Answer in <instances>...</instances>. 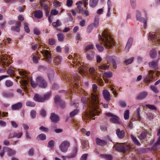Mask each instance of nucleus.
I'll return each mask as SVG.
<instances>
[{
    "instance_id": "obj_1",
    "label": "nucleus",
    "mask_w": 160,
    "mask_h": 160,
    "mask_svg": "<svg viewBox=\"0 0 160 160\" xmlns=\"http://www.w3.org/2000/svg\"><path fill=\"white\" fill-rule=\"evenodd\" d=\"M91 96L88 100V105L89 108L88 112L86 113L85 115L88 118H92L93 120L95 118H93L96 115H98L100 112L98 108V98L97 95L94 93H92Z\"/></svg>"
},
{
    "instance_id": "obj_2",
    "label": "nucleus",
    "mask_w": 160,
    "mask_h": 160,
    "mask_svg": "<svg viewBox=\"0 0 160 160\" xmlns=\"http://www.w3.org/2000/svg\"><path fill=\"white\" fill-rule=\"evenodd\" d=\"M98 38L101 40L103 44L100 43L97 44L96 46L98 50H103L104 46L107 48V49H109L110 48V36L109 32L107 31H104L102 34V35H98Z\"/></svg>"
},
{
    "instance_id": "obj_3",
    "label": "nucleus",
    "mask_w": 160,
    "mask_h": 160,
    "mask_svg": "<svg viewBox=\"0 0 160 160\" xmlns=\"http://www.w3.org/2000/svg\"><path fill=\"white\" fill-rule=\"evenodd\" d=\"M144 12L146 18H143L141 17V12L138 10H137L136 11L135 18L137 21L140 22H142L143 23V28L145 29L146 28L147 26V13L146 11H144Z\"/></svg>"
},
{
    "instance_id": "obj_4",
    "label": "nucleus",
    "mask_w": 160,
    "mask_h": 160,
    "mask_svg": "<svg viewBox=\"0 0 160 160\" xmlns=\"http://www.w3.org/2000/svg\"><path fill=\"white\" fill-rule=\"evenodd\" d=\"M157 33H150L148 36L149 39L152 41V42H155L157 44H160V32L159 30L157 29Z\"/></svg>"
},
{
    "instance_id": "obj_5",
    "label": "nucleus",
    "mask_w": 160,
    "mask_h": 160,
    "mask_svg": "<svg viewBox=\"0 0 160 160\" xmlns=\"http://www.w3.org/2000/svg\"><path fill=\"white\" fill-rule=\"evenodd\" d=\"M116 149L118 151L125 152L129 150L130 147L129 145H126L124 146L121 144H117L114 146Z\"/></svg>"
},
{
    "instance_id": "obj_6",
    "label": "nucleus",
    "mask_w": 160,
    "mask_h": 160,
    "mask_svg": "<svg viewBox=\"0 0 160 160\" xmlns=\"http://www.w3.org/2000/svg\"><path fill=\"white\" fill-rule=\"evenodd\" d=\"M154 71L153 70H150L149 72L148 75L144 78V82L147 84L148 85L150 82H152V80L153 78V74Z\"/></svg>"
},
{
    "instance_id": "obj_7",
    "label": "nucleus",
    "mask_w": 160,
    "mask_h": 160,
    "mask_svg": "<svg viewBox=\"0 0 160 160\" xmlns=\"http://www.w3.org/2000/svg\"><path fill=\"white\" fill-rule=\"evenodd\" d=\"M36 82L39 86L42 88H45L47 86V83L43 78L41 77H38L37 78Z\"/></svg>"
},
{
    "instance_id": "obj_8",
    "label": "nucleus",
    "mask_w": 160,
    "mask_h": 160,
    "mask_svg": "<svg viewBox=\"0 0 160 160\" xmlns=\"http://www.w3.org/2000/svg\"><path fill=\"white\" fill-rule=\"evenodd\" d=\"M70 143L68 141H64L60 145L59 148L62 152H66L70 146Z\"/></svg>"
},
{
    "instance_id": "obj_9",
    "label": "nucleus",
    "mask_w": 160,
    "mask_h": 160,
    "mask_svg": "<svg viewBox=\"0 0 160 160\" xmlns=\"http://www.w3.org/2000/svg\"><path fill=\"white\" fill-rule=\"evenodd\" d=\"M40 52L44 57V59H46L48 62H50L51 55L49 51H40Z\"/></svg>"
},
{
    "instance_id": "obj_10",
    "label": "nucleus",
    "mask_w": 160,
    "mask_h": 160,
    "mask_svg": "<svg viewBox=\"0 0 160 160\" xmlns=\"http://www.w3.org/2000/svg\"><path fill=\"white\" fill-rule=\"evenodd\" d=\"M1 53L0 58L2 63V64L4 66L8 65V58L7 57V55L3 53L2 52H1Z\"/></svg>"
},
{
    "instance_id": "obj_11",
    "label": "nucleus",
    "mask_w": 160,
    "mask_h": 160,
    "mask_svg": "<svg viewBox=\"0 0 160 160\" xmlns=\"http://www.w3.org/2000/svg\"><path fill=\"white\" fill-rule=\"evenodd\" d=\"M21 23L19 21L16 22V26H13L11 27V30L14 32H19L20 31V27Z\"/></svg>"
},
{
    "instance_id": "obj_12",
    "label": "nucleus",
    "mask_w": 160,
    "mask_h": 160,
    "mask_svg": "<svg viewBox=\"0 0 160 160\" xmlns=\"http://www.w3.org/2000/svg\"><path fill=\"white\" fill-rule=\"evenodd\" d=\"M50 118L52 122L55 123L58 122L59 120V116L54 113H51Z\"/></svg>"
},
{
    "instance_id": "obj_13",
    "label": "nucleus",
    "mask_w": 160,
    "mask_h": 160,
    "mask_svg": "<svg viewBox=\"0 0 160 160\" xmlns=\"http://www.w3.org/2000/svg\"><path fill=\"white\" fill-rule=\"evenodd\" d=\"M116 133L118 138L120 139L123 138L125 135L124 131L123 130H121L119 128L117 129Z\"/></svg>"
},
{
    "instance_id": "obj_14",
    "label": "nucleus",
    "mask_w": 160,
    "mask_h": 160,
    "mask_svg": "<svg viewBox=\"0 0 160 160\" xmlns=\"http://www.w3.org/2000/svg\"><path fill=\"white\" fill-rule=\"evenodd\" d=\"M34 100L39 102H42L44 101V99L43 97L38 94H35L33 97Z\"/></svg>"
},
{
    "instance_id": "obj_15",
    "label": "nucleus",
    "mask_w": 160,
    "mask_h": 160,
    "mask_svg": "<svg viewBox=\"0 0 160 160\" xmlns=\"http://www.w3.org/2000/svg\"><path fill=\"white\" fill-rule=\"evenodd\" d=\"M111 122L113 123L120 124L119 118L116 116H113L111 113Z\"/></svg>"
},
{
    "instance_id": "obj_16",
    "label": "nucleus",
    "mask_w": 160,
    "mask_h": 160,
    "mask_svg": "<svg viewBox=\"0 0 160 160\" xmlns=\"http://www.w3.org/2000/svg\"><path fill=\"white\" fill-rule=\"evenodd\" d=\"M102 94L105 99L109 101L110 99V93L106 89H104L102 91Z\"/></svg>"
},
{
    "instance_id": "obj_17",
    "label": "nucleus",
    "mask_w": 160,
    "mask_h": 160,
    "mask_svg": "<svg viewBox=\"0 0 160 160\" xmlns=\"http://www.w3.org/2000/svg\"><path fill=\"white\" fill-rule=\"evenodd\" d=\"M77 149L76 147H74L70 155L67 156L68 158H73L75 157L77 155Z\"/></svg>"
},
{
    "instance_id": "obj_18",
    "label": "nucleus",
    "mask_w": 160,
    "mask_h": 160,
    "mask_svg": "<svg viewBox=\"0 0 160 160\" xmlns=\"http://www.w3.org/2000/svg\"><path fill=\"white\" fill-rule=\"evenodd\" d=\"M133 41V39L132 38H130L128 41L125 48V50H129L132 46Z\"/></svg>"
},
{
    "instance_id": "obj_19",
    "label": "nucleus",
    "mask_w": 160,
    "mask_h": 160,
    "mask_svg": "<svg viewBox=\"0 0 160 160\" xmlns=\"http://www.w3.org/2000/svg\"><path fill=\"white\" fill-rule=\"evenodd\" d=\"M97 144L101 146H103L107 144V142L104 140H101L100 139L97 138L96 139Z\"/></svg>"
},
{
    "instance_id": "obj_20",
    "label": "nucleus",
    "mask_w": 160,
    "mask_h": 160,
    "mask_svg": "<svg viewBox=\"0 0 160 160\" xmlns=\"http://www.w3.org/2000/svg\"><path fill=\"white\" fill-rule=\"evenodd\" d=\"M42 12L40 10H37L35 12L34 16L35 17L38 18H41L42 17Z\"/></svg>"
},
{
    "instance_id": "obj_21",
    "label": "nucleus",
    "mask_w": 160,
    "mask_h": 160,
    "mask_svg": "<svg viewBox=\"0 0 160 160\" xmlns=\"http://www.w3.org/2000/svg\"><path fill=\"white\" fill-rule=\"evenodd\" d=\"M148 65L150 67L154 70H156L158 68V66L157 62L151 61L149 62Z\"/></svg>"
},
{
    "instance_id": "obj_22",
    "label": "nucleus",
    "mask_w": 160,
    "mask_h": 160,
    "mask_svg": "<svg viewBox=\"0 0 160 160\" xmlns=\"http://www.w3.org/2000/svg\"><path fill=\"white\" fill-rule=\"evenodd\" d=\"M89 72L92 77L94 79L96 75V72L95 68H90L89 69Z\"/></svg>"
},
{
    "instance_id": "obj_23",
    "label": "nucleus",
    "mask_w": 160,
    "mask_h": 160,
    "mask_svg": "<svg viewBox=\"0 0 160 160\" xmlns=\"http://www.w3.org/2000/svg\"><path fill=\"white\" fill-rule=\"evenodd\" d=\"M20 83L22 86L23 89H25L27 88V85L28 84V79H23L21 81H20Z\"/></svg>"
},
{
    "instance_id": "obj_24",
    "label": "nucleus",
    "mask_w": 160,
    "mask_h": 160,
    "mask_svg": "<svg viewBox=\"0 0 160 160\" xmlns=\"http://www.w3.org/2000/svg\"><path fill=\"white\" fill-rule=\"evenodd\" d=\"M39 52H38V51H36V53L34 55H33V62L35 63H37L38 62V58H39L38 55Z\"/></svg>"
},
{
    "instance_id": "obj_25",
    "label": "nucleus",
    "mask_w": 160,
    "mask_h": 160,
    "mask_svg": "<svg viewBox=\"0 0 160 160\" xmlns=\"http://www.w3.org/2000/svg\"><path fill=\"white\" fill-rule=\"evenodd\" d=\"M22 107V104L21 102H18L12 106V108L13 110H18L20 109Z\"/></svg>"
},
{
    "instance_id": "obj_26",
    "label": "nucleus",
    "mask_w": 160,
    "mask_h": 160,
    "mask_svg": "<svg viewBox=\"0 0 160 160\" xmlns=\"http://www.w3.org/2000/svg\"><path fill=\"white\" fill-rule=\"evenodd\" d=\"M98 1V0H90L89 5L91 7L94 8L97 5Z\"/></svg>"
},
{
    "instance_id": "obj_27",
    "label": "nucleus",
    "mask_w": 160,
    "mask_h": 160,
    "mask_svg": "<svg viewBox=\"0 0 160 160\" xmlns=\"http://www.w3.org/2000/svg\"><path fill=\"white\" fill-rule=\"evenodd\" d=\"M104 78L103 79L106 83H109V79H110V73L107 72L104 73Z\"/></svg>"
},
{
    "instance_id": "obj_28",
    "label": "nucleus",
    "mask_w": 160,
    "mask_h": 160,
    "mask_svg": "<svg viewBox=\"0 0 160 160\" xmlns=\"http://www.w3.org/2000/svg\"><path fill=\"white\" fill-rule=\"evenodd\" d=\"M147 134H148L149 136H150V135L148 132L145 131L142 132L139 136V138L141 139H145L147 136ZM149 137H148V138Z\"/></svg>"
},
{
    "instance_id": "obj_29",
    "label": "nucleus",
    "mask_w": 160,
    "mask_h": 160,
    "mask_svg": "<svg viewBox=\"0 0 160 160\" xmlns=\"http://www.w3.org/2000/svg\"><path fill=\"white\" fill-rule=\"evenodd\" d=\"M46 135L43 134H40L37 136L36 138V139L38 140H44L46 139Z\"/></svg>"
},
{
    "instance_id": "obj_30",
    "label": "nucleus",
    "mask_w": 160,
    "mask_h": 160,
    "mask_svg": "<svg viewBox=\"0 0 160 160\" xmlns=\"http://www.w3.org/2000/svg\"><path fill=\"white\" fill-rule=\"evenodd\" d=\"M148 93L145 92L141 93L137 97V98L140 100H142L145 98L147 96Z\"/></svg>"
},
{
    "instance_id": "obj_31",
    "label": "nucleus",
    "mask_w": 160,
    "mask_h": 160,
    "mask_svg": "<svg viewBox=\"0 0 160 160\" xmlns=\"http://www.w3.org/2000/svg\"><path fill=\"white\" fill-rule=\"evenodd\" d=\"M57 106L58 108L62 109H64L66 107L65 102L62 101H61Z\"/></svg>"
},
{
    "instance_id": "obj_32",
    "label": "nucleus",
    "mask_w": 160,
    "mask_h": 160,
    "mask_svg": "<svg viewBox=\"0 0 160 160\" xmlns=\"http://www.w3.org/2000/svg\"><path fill=\"white\" fill-rule=\"evenodd\" d=\"M6 149L8 152V154L9 156H12L14 155L15 153V151L12 150L11 148L8 147H6Z\"/></svg>"
},
{
    "instance_id": "obj_33",
    "label": "nucleus",
    "mask_w": 160,
    "mask_h": 160,
    "mask_svg": "<svg viewBox=\"0 0 160 160\" xmlns=\"http://www.w3.org/2000/svg\"><path fill=\"white\" fill-rule=\"evenodd\" d=\"M131 137L133 142L134 143L137 145L139 146L140 145V144L136 137H134L132 135H131Z\"/></svg>"
},
{
    "instance_id": "obj_34",
    "label": "nucleus",
    "mask_w": 160,
    "mask_h": 160,
    "mask_svg": "<svg viewBox=\"0 0 160 160\" xmlns=\"http://www.w3.org/2000/svg\"><path fill=\"white\" fill-rule=\"evenodd\" d=\"M3 96L5 97L9 98L12 97L13 96V94L10 92H3L2 93Z\"/></svg>"
},
{
    "instance_id": "obj_35",
    "label": "nucleus",
    "mask_w": 160,
    "mask_h": 160,
    "mask_svg": "<svg viewBox=\"0 0 160 160\" xmlns=\"http://www.w3.org/2000/svg\"><path fill=\"white\" fill-rule=\"evenodd\" d=\"M6 86L7 87H12L13 85V82L10 80H7L5 82Z\"/></svg>"
},
{
    "instance_id": "obj_36",
    "label": "nucleus",
    "mask_w": 160,
    "mask_h": 160,
    "mask_svg": "<svg viewBox=\"0 0 160 160\" xmlns=\"http://www.w3.org/2000/svg\"><path fill=\"white\" fill-rule=\"evenodd\" d=\"M57 37L59 41L60 42H62L63 41L64 38V36L63 33H58L57 35Z\"/></svg>"
},
{
    "instance_id": "obj_37",
    "label": "nucleus",
    "mask_w": 160,
    "mask_h": 160,
    "mask_svg": "<svg viewBox=\"0 0 160 160\" xmlns=\"http://www.w3.org/2000/svg\"><path fill=\"white\" fill-rule=\"evenodd\" d=\"M52 25L54 27H57L61 25V22L59 19H58L56 22H53Z\"/></svg>"
},
{
    "instance_id": "obj_38",
    "label": "nucleus",
    "mask_w": 160,
    "mask_h": 160,
    "mask_svg": "<svg viewBox=\"0 0 160 160\" xmlns=\"http://www.w3.org/2000/svg\"><path fill=\"white\" fill-rule=\"evenodd\" d=\"M40 5L45 11L48 10V4L41 2H40Z\"/></svg>"
},
{
    "instance_id": "obj_39",
    "label": "nucleus",
    "mask_w": 160,
    "mask_h": 160,
    "mask_svg": "<svg viewBox=\"0 0 160 160\" xmlns=\"http://www.w3.org/2000/svg\"><path fill=\"white\" fill-rule=\"evenodd\" d=\"M77 5H78V6H77V8L78 9L80 10V11H79V12H82V11L83 10V8L81 7V5L82 4V2L81 1H79L77 3Z\"/></svg>"
},
{
    "instance_id": "obj_40",
    "label": "nucleus",
    "mask_w": 160,
    "mask_h": 160,
    "mask_svg": "<svg viewBox=\"0 0 160 160\" xmlns=\"http://www.w3.org/2000/svg\"><path fill=\"white\" fill-rule=\"evenodd\" d=\"M62 60V58L61 56H57L54 59V62L57 64H59L61 62Z\"/></svg>"
},
{
    "instance_id": "obj_41",
    "label": "nucleus",
    "mask_w": 160,
    "mask_h": 160,
    "mask_svg": "<svg viewBox=\"0 0 160 160\" xmlns=\"http://www.w3.org/2000/svg\"><path fill=\"white\" fill-rule=\"evenodd\" d=\"M99 23L98 18H96L95 19L94 22L91 23V24L92 25L93 27L97 28L98 26Z\"/></svg>"
},
{
    "instance_id": "obj_42",
    "label": "nucleus",
    "mask_w": 160,
    "mask_h": 160,
    "mask_svg": "<svg viewBox=\"0 0 160 160\" xmlns=\"http://www.w3.org/2000/svg\"><path fill=\"white\" fill-rule=\"evenodd\" d=\"M133 60L134 58L133 57H132L131 58L125 60L124 62L126 65H128L131 64L133 61Z\"/></svg>"
},
{
    "instance_id": "obj_43",
    "label": "nucleus",
    "mask_w": 160,
    "mask_h": 160,
    "mask_svg": "<svg viewBox=\"0 0 160 160\" xmlns=\"http://www.w3.org/2000/svg\"><path fill=\"white\" fill-rule=\"evenodd\" d=\"M109 68V66L107 65H102L99 66L98 67V68L99 69L103 70H106L108 69Z\"/></svg>"
},
{
    "instance_id": "obj_44",
    "label": "nucleus",
    "mask_w": 160,
    "mask_h": 160,
    "mask_svg": "<svg viewBox=\"0 0 160 160\" xmlns=\"http://www.w3.org/2000/svg\"><path fill=\"white\" fill-rule=\"evenodd\" d=\"M54 101L55 103L57 105H58L61 101H62L61 100L60 97L58 96H56L54 98Z\"/></svg>"
},
{
    "instance_id": "obj_45",
    "label": "nucleus",
    "mask_w": 160,
    "mask_h": 160,
    "mask_svg": "<svg viewBox=\"0 0 160 160\" xmlns=\"http://www.w3.org/2000/svg\"><path fill=\"white\" fill-rule=\"evenodd\" d=\"M151 90L154 93H157L159 92L158 90L156 87L154 85H151L150 87Z\"/></svg>"
},
{
    "instance_id": "obj_46",
    "label": "nucleus",
    "mask_w": 160,
    "mask_h": 160,
    "mask_svg": "<svg viewBox=\"0 0 160 160\" xmlns=\"http://www.w3.org/2000/svg\"><path fill=\"white\" fill-rule=\"evenodd\" d=\"M78 110H75L71 112L70 113V117L71 118L72 117L77 115L78 113Z\"/></svg>"
},
{
    "instance_id": "obj_47",
    "label": "nucleus",
    "mask_w": 160,
    "mask_h": 160,
    "mask_svg": "<svg viewBox=\"0 0 160 160\" xmlns=\"http://www.w3.org/2000/svg\"><path fill=\"white\" fill-rule=\"evenodd\" d=\"M54 142L53 140H50L48 142V147L52 149L54 146Z\"/></svg>"
},
{
    "instance_id": "obj_48",
    "label": "nucleus",
    "mask_w": 160,
    "mask_h": 160,
    "mask_svg": "<svg viewBox=\"0 0 160 160\" xmlns=\"http://www.w3.org/2000/svg\"><path fill=\"white\" fill-rule=\"evenodd\" d=\"M39 130L41 131L45 132H48L49 131V129L48 128L43 126H42L40 127Z\"/></svg>"
},
{
    "instance_id": "obj_49",
    "label": "nucleus",
    "mask_w": 160,
    "mask_h": 160,
    "mask_svg": "<svg viewBox=\"0 0 160 160\" xmlns=\"http://www.w3.org/2000/svg\"><path fill=\"white\" fill-rule=\"evenodd\" d=\"M112 91V93L113 94V95L114 97H116L118 95V93L116 92V91L115 90L114 88L112 87L111 85V91Z\"/></svg>"
},
{
    "instance_id": "obj_50",
    "label": "nucleus",
    "mask_w": 160,
    "mask_h": 160,
    "mask_svg": "<svg viewBox=\"0 0 160 160\" xmlns=\"http://www.w3.org/2000/svg\"><path fill=\"white\" fill-rule=\"evenodd\" d=\"M94 52H91V54H88L87 57L89 60H92L94 57Z\"/></svg>"
},
{
    "instance_id": "obj_51",
    "label": "nucleus",
    "mask_w": 160,
    "mask_h": 160,
    "mask_svg": "<svg viewBox=\"0 0 160 160\" xmlns=\"http://www.w3.org/2000/svg\"><path fill=\"white\" fill-rule=\"evenodd\" d=\"M24 29L27 33H29L30 32V29L28 27V24L27 23H24Z\"/></svg>"
},
{
    "instance_id": "obj_52",
    "label": "nucleus",
    "mask_w": 160,
    "mask_h": 160,
    "mask_svg": "<svg viewBox=\"0 0 160 160\" xmlns=\"http://www.w3.org/2000/svg\"><path fill=\"white\" fill-rule=\"evenodd\" d=\"M26 105L28 106L31 107H34L35 105V104L34 102L31 101H28L26 103Z\"/></svg>"
},
{
    "instance_id": "obj_53",
    "label": "nucleus",
    "mask_w": 160,
    "mask_h": 160,
    "mask_svg": "<svg viewBox=\"0 0 160 160\" xmlns=\"http://www.w3.org/2000/svg\"><path fill=\"white\" fill-rule=\"evenodd\" d=\"M151 57L153 58H155L157 55V52L155 51H152L150 53Z\"/></svg>"
},
{
    "instance_id": "obj_54",
    "label": "nucleus",
    "mask_w": 160,
    "mask_h": 160,
    "mask_svg": "<svg viewBox=\"0 0 160 160\" xmlns=\"http://www.w3.org/2000/svg\"><path fill=\"white\" fill-rule=\"evenodd\" d=\"M140 108H138L137 110V112L136 113V116L138 120H139L140 119L141 117L140 115Z\"/></svg>"
},
{
    "instance_id": "obj_55",
    "label": "nucleus",
    "mask_w": 160,
    "mask_h": 160,
    "mask_svg": "<svg viewBox=\"0 0 160 160\" xmlns=\"http://www.w3.org/2000/svg\"><path fill=\"white\" fill-rule=\"evenodd\" d=\"M129 118V111L127 110L125 111L124 113V118L125 119H127Z\"/></svg>"
},
{
    "instance_id": "obj_56",
    "label": "nucleus",
    "mask_w": 160,
    "mask_h": 160,
    "mask_svg": "<svg viewBox=\"0 0 160 160\" xmlns=\"http://www.w3.org/2000/svg\"><path fill=\"white\" fill-rule=\"evenodd\" d=\"M146 107L151 110H155L156 111L157 110L156 107L152 105L147 104L146 105Z\"/></svg>"
},
{
    "instance_id": "obj_57",
    "label": "nucleus",
    "mask_w": 160,
    "mask_h": 160,
    "mask_svg": "<svg viewBox=\"0 0 160 160\" xmlns=\"http://www.w3.org/2000/svg\"><path fill=\"white\" fill-rule=\"evenodd\" d=\"M157 135L159 136V138L157 140V142L155 143V144L156 145H159L160 144V128L158 131Z\"/></svg>"
},
{
    "instance_id": "obj_58",
    "label": "nucleus",
    "mask_w": 160,
    "mask_h": 160,
    "mask_svg": "<svg viewBox=\"0 0 160 160\" xmlns=\"http://www.w3.org/2000/svg\"><path fill=\"white\" fill-rule=\"evenodd\" d=\"M51 93L50 92H48L45 93L44 95V97L43 98L44 99V101L48 99L51 96Z\"/></svg>"
},
{
    "instance_id": "obj_59",
    "label": "nucleus",
    "mask_w": 160,
    "mask_h": 160,
    "mask_svg": "<svg viewBox=\"0 0 160 160\" xmlns=\"http://www.w3.org/2000/svg\"><path fill=\"white\" fill-rule=\"evenodd\" d=\"M130 3L132 8L133 9L135 8L136 7V0H130Z\"/></svg>"
},
{
    "instance_id": "obj_60",
    "label": "nucleus",
    "mask_w": 160,
    "mask_h": 160,
    "mask_svg": "<svg viewBox=\"0 0 160 160\" xmlns=\"http://www.w3.org/2000/svg\"><path fill=\"white\" fill-rule=\"evenodd\" d=\"M36 114V112L34 110H32L30 112V116L32 118H35Z\"/></svg>"
},
{
    "instance_id": "obj_61",
    "label": "nucleus",
    "mask_w": 160,
    "mask_h": 160,
    "mask_svg": "<svg viewBox=\"0 0 160 160\" xmlns=\"http://www.w3.org/2000/svg\"><path fill=\"white\" fill-rule=\"evenodd\" d=\"M100 156L107 160H110V155L108 154H101Z\"/></svg>"
},
{
    "instance_id": "obj_62",
    "label": "nucleus",
    "mask_w": 160,
    "mask_h": 160,
    "mask_svg": "<svg viewBox=\"0 0 160 160\" xmlns=\"http://www.w3.org/2000/svg\"><path fill=\"white\" fill-rule=\"evenodd\" d=\"M58 12L56 9H52L51 10L50 14L52 15H56L58 13Z\"/></svg>"
},
{
    "instance_id": "obj_63",
    "label": "nucleus",
    "mask_w": 160,
    "mask_h": 160,
    "mask_svg": "<svg viewBox=\"0 0 160 160\" xmlns=\"http://www.w3.org/2000/svg\"><path fill=\"white\" fill-rule=\"evenodd\" d=\"M67 5L68 7H70L72 6L73 4L72 0H67Z\"/></svg>"
},
{
    "instance_id": "obj_64",
    "label": "nucleus",
    "mask_w": 160,
    "mask_h": 160,
    "mask_svg": "<svg viewBox=\"0 0 160 160\" xmlns=\"http://www.w3.org/2000/svg\"><path fill=\"white\" fill-rule=\"evenodd\" d=\"M93 28L94 27L92 26V25H91V24L89 25L87 28V32H88L89 33H90L92 31V30Z\"/></svg>"
}]
</instances>
